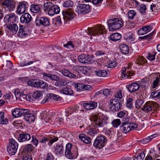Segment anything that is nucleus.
Returning <instances> with one entry per match:
<instances>
[{"instance_id": "f257e3e1", "label": "nucleus", "mask_w": 160, "mask_h": 160, "mask_svg": "<svg viewBox=\"0 0 160 160\" xmlns=\"http://www.w3.org/2000/svg\"><path fill=\"white\" fill-rule=\"evenodd\" d=\"M108 117L107 116L102 114L99 117L96 115H92L91 118V121L94 122V124L97 128L104 127L108 123Z\"/></svg>"}, {"instance_id": "f03ea898", "label": "nucleus", "mask_w": 160, "mask_h": 160, "mask_svg": "<svg viewBox=\"0 0 160 160\" xmlns=\"http://www.w3.org/2000/svg\"><path fill=\"white\" fill-rule=\"evenodd\" d=\"M44 12H47L50 16H53L55 14L58 13L60 11L59 7L57 5H54L51 2H46L43 5Z\"/></svg>"}, {"instance_id": "7ed1b4c3", "label": "nucleus", "mask_w": 160, "mask_h": 160, "mask_svg": "<svg viewBox=\"0 0 160 160\" xmlns=\"http://www.w3.org/2000/svg\"><path fill=\"white\" fill-rule=\"evenodd\" d=\"M105 32V28L104 26L98 24L94 27L88 28L87 33L89 35L95 36L102 34Z\"/></svg>"}, {"instance_id": "20e7f679", "label": "nucleus", "mask_w": 160, "mask_h": 160, "mask_svg": "<svg viewBox=\"0 0 160 160\" xmlns=\"http://www.w3.org/2000/svg\"><path fill=\"white\" fill-rule=\"evenodd\" d=\"M108 25L109 30L113 31L121 28L123 25V23L122 20L118 18H115L108 20Z\"/></svg>"}, {"instance_id": "39448f33", "label": "nucleus", "mask_w": 160, "mask_h": 160, "mask_svg": "<svg viewBox=\"0 0 160 160\" xmlns=\"http://www.w3.org/2000/svg\"><path fill=\"white\" fill-rule=\"evenodd\" d=\"M159 107V105L156 102L149 101L146 102L142 110L148 112L150 111H156Z\"/></svg>"}, {"instance_id": "423d86ee", "label": "nucleus", "mask_w": 160, "mask_h": 160, "mask_svg": "<svg viewBox=\"0 0 160 160\" xmlns=\"http://www.w3.org/2000/svg\"><path fill=\"white\" fill-rule=\"evenodd\" d=\"M27 84L28 85L41 88H47L48 86L46 82L38 79H31L28 82Z\"/></svg>"}, {"instance_id": "0eeeda50", "label": "nucleus", "mask_w": 160, "mask_h": 160, "mask_svg": "<svg viewBox=\"0 0 160 160\" xmlns=\"http://www.w3.org/2000/svg\"><path fill=\"white\" fill-rule=\"evenodd\" d=\"M28 2L25 1L18 2L17 7L16 13L17 14L21 15L24 13L28 8Z\"/></svg>"}, {"instance_id": "6e6552de", "label": "nucleus", "mask_w": 160, "mask_h": 160, "mask_svg": "<svg viewBox=\"0 0 160 160\" xmlns=\"http://www.w3.org/2000/svg\"><path fill=\"white\" fill-rule=\"evenodd\" d=\"M18 147V144L13 139H10L9 143L7 148L8 152L12 155H14L17 152Z\"/></svg>"}, {"instance_id": "1a4fd4ad", "label": "nucleus", "mask_w": 160, "mask_h": 160, "mask_svg": "<svg viewBox=\"0 0 160 160\" xmlns=\"http://www.w3.org/2000/svg\"><path fill=\"white\" fill-rule=\"evenodd\" d=\"M107 142V139L106 137L101 135L97 137L95 140L93 146L96 148H102L104 146Z\"/></svg>"}, {"instance_id": "9d476101", "label": "nucleus", "mask_w": 160, "mask_h": 160, "mask_svg": "<svg viewBox=\"0 0 160 160\" xmlns=\"http://www.w3.org/2000/svg\"><path fill=\"white\" fill-rule=\"evenodd\" d=\"M35 24L37 26L46 27L49 25V21L46 17L37 16L35 19Z\"/></svg>"}, {"instance_id": "9b49d317", "label": "nucleus", "mask_w": 160, "mask_h": 160, "mask_svg": "<svg viewBox=\"0 0 160 160\" xmlns=\"http://www.w3.org/2000/svg\"><path fill=\"white\" fill-rule=\"evenodd\" d=\"M72 147V144L70 143L67 144L66 146L65 155L68 158L70 159L74 158L77 157L76 155H75L76 153L73 152Z\"/></svg>"}, {"instance_id": "f8f14e48", "label": "nucleus", "mask_w": 160, "mask_h": 160, "mask_svg": "<svg viewBox=\"0 0 160 160\" xmlns=\"http://www.w3.org/2000/svg\"><path fill=\"white\" fill-rule=\"evenodd\" d=\"M77 9L78 14H85L90 11L91 8L89 5L79 4L77 6Z\"/></svg>"}, {"instance_id": "ddd939ff", "label": "nucleus", "mask_w": 160, "mask_h": 160, "mask_svg": "<svg viewBox=\"0 0 160 160\" xmlns=\"http://www.w3.org/2000/svg\"><path fill=\"white\" fill-rule=\"evenodd\" d=\"M131 66L129 64L127 68H123L121 70L122 78L126 79L128 77L130 78L131 77L133 76L134 73L133 71L131 70Z\"/></svg>"}, {"instance_id": "4468645a", "label": "nucleus", "mask_w": 160, "mask_h": 160, "mask_svg": "<svg viewBox=\"0 0 160 160\" xmlns=\"http://www.w3.org/2000/svg\"><path fill=\"white\" fill-rule=\"evenodd\" d=\"M78 58L79 62L82 63L89 64L93 61L88 54H81L79 56Z\"/></svg>"}, {"instance_id": "2eb2a0df", "label": "nucleus", "mask_w": 160, "mask_h": 160, "mask_svg": "<svg viewBox=\"0 0 160 160\" xmlns=\"http://www.w3.org/2000/svg\"><path fill=\"white\" fill-rule=\"evenodd\" d=\"M111 105V108L115 111L119 110L121 106V100L117 98L111 99L110 101Z\"/></svg>"}, {"instance_id": "dca6fc26", "label": "nucleus", "mask_w": 160, "mask_h": 160, "mask_svg": "<svg viewBox=\"0 0 160 160\" xmlns=\"http://www.w3.org/2000/svg\"><path fill=\"white\" fill-rule=\"evenodd\" d=\"M81 44V42L79 40L74 41L72 42V41H69L66 44L63 45L64 47L70 49H72L74 48H77Z\"/></svg>"}, {"instance_id": "f3484780", "label": "nucleus", "mask_w": 160, "mask_h": 160, "mask_svg": "<svg viewBox=\"0 0 160 160\" xmlns=\"http://www.w3.org/2000/svg\"><path fill=\"white\" fill-rule=\"evenodd\" d=\"M15 1L13 0H5L1 3V5L7 8L9 11H12L15 7Z\"/></svg>"}, {"instance_id": "a211bd4d", "label": "nucleus", "mask_w": 160, "mask_h": 160, "mask_svg": "<svg viewBox=\"0 0 160 160\" xmlns=\"http://www.w3.org/2000/svg\"><path fill=\"white\" fill-rule=\"evenodd\" d=\"M62 14L63 16V18L65 20H72L75 15V13L71 9L63 11Z\"/></svg>"}, {"instance_id": "6ab92c4d", "label": "nucleus", "mask_w": 160, "mask_h": 160, "mask_svg": "<svg viewBox=\"0 0 160 160\" xmlns=\"http://www.w3.org/2000/svg\"><path fill=\"white\" fill-rule=\"evenodd\" d=\"M31 138L29 134L26 132H22L21 133L18 137V140L20 142H27L29 141Z\"/></svg>"}, {"instance_id": "aec40b11", "label": "nucleus", "mask_w": 160, "mask_h": 160, "mask_svg": "<svg viewBox=\"0 0 160 160\" xmlns=\"http://www.w3.org/2000/svg\"><path fill=\"white\" fill-rule=\"evenodd\" d=\"M32 17L28 13H25L22 14L20 18V22L26 24H28L32 21Z\"/></svg>"}, {"instance_id": "412c9836", "label": "nucleus", "mask_w": 160, "mask_h": 160, "mask_svg": "<svg viewBox=\"0 0 160 160\" xmlns=\"http://www.w3.org/2000/svg\"><path fill=\"white\" fill-rule=\"evenodd\" d=\"M27 109L23 108H15L12 112V115L14 118H18L23 116L25 112H27Z\"/></svg>"}, {"instance_id": "4be33fe9", "label": "nucleus", "mask_w": 160, "mask_h": 160, "mask_svg": "<svg viewBox=\"0 0 160 160\" xmlns=\"http://www.w3.org/2000/svg\"><path fill=\"white\" fill-rule=\"evenodd\" d=\"M42 74L44 79L46 80L49 79L51 80L57 81L59 79L58 76L54 74L45 72L42 73Z\"/></svg>"}, {"instance_id": "5701e85b", "label": "nucleus", "mask_w": 160, "mask_h": 160, "mask_svg": "<svg viewBox=\"0 0 160 160\" xmlns=\"http://www.w3.org/2000/svg\"><path fill=\"white\" fill-rule=\"evenodd\" d=\"M83 106L85 109H93L97 108V102L94 101H89L87 102L83 103Z\"/></svg>"}, {"instance_id": "b1692460", "label": "nucleus", "mask_w": 160, "mask_h": 160, "mask_svg": "<svg viewBox=\"0 0 160 160\" xmlns=\"http://www.w3.org/2000/svg\"><path fill=\"white\" fill-rule=\"evenodd\" d=\"M27 112H25L23 115L25 120L28 122H33L35 119L34 114L30 113L29 110L27 109Z\"/></svg>"}, {"instance_id": "393cba45", "label": "nucleus", "mask_w": 160, "mask_h": 160, "mask_svg": "<svg viewBox=\"0 0 160 160\" xmlns=\"http://www.w3.org/2000/svg\"><path fill=\"white\" fill-rule=\"evenodd\" d=\"M28 34V32L23 29V26H20L19 31L17 34L18 37L21 38H24L27 37Z\"/></svg>"}, {"instance_id": "a878e982", "label": "nucleus", "mask_w": 160, "mask_h": 160, "mask_svg": "<svg viewBox=\"0 0 160 160\" xmlns=\"http://www.w3.org/2000/svg\"><path fill=\"white\" fill-rule=\"evenodd\" d=\"M6 28H8L13 34H16L18 29V25L12 22L10 24L7 25Z\"/></svg>"}, {"instance_id": "bb28decb", "label": "nucleus", "mask_w": 160, "mask_h": 160, "mask_svg": "<svg viewBox=\"0 0 160 160\" xmlns=\"http://www.w3.org/2000/svg\"><path fill=\"white\" fill-rule=\"evenodd\" d=\"M152 29V27L150 25L142 27V28L139 29L138 31V34L140 35H142L146 34L150 31Z\"/></svg>"}, {"instance_id": "cd10ccee", "label": "nucleus", "mask_w": 160, "mask_h": 160, "mask_svg": "<svg viewBox=\"0 0 160 160\" xmlns=\"http://www.w3.org/2000/svg\"><path fill=\"white\" fill-rule=\"evenodd\" d=\"M30 11L33 13H38L41 12L40 6L37 4H32L30 5Z\"/></svg>"}, {"instance_id": "c85d7f7f", "label": "nucleus", "mask_w": 160, "mask_h": 160, "mask_svg": "<svg viewBox=\"0 0 160 160\" xmlns=\"http://www.w3.org/2000/svg\"><path fill=\"white\" fill-rule=\"evenodd\" d=\"M140 88L139 85L137 83H133L128 85V88L129 92L131 93L138 90Z\"/></svg>"}, {"instance_id": "c756f323", "label": "nucleus", "mask_w": 160, "mask_h": 160, "mask_svg": "<svg viewBox=\"0 0 160 160\" xmlns=\"http://www.w3.org/2000/svg\"><path fill=\"white\" fill-rule=\"evenodd\" d=\"M18 18V16L14 13H12L9 15H7L5 16L4 18V19H7V20L10 21H13L15 22H17Z\"/></svg>"}, {"instance_id": "7c9ffc66", "label": "nucleus", "mask_w": 160, "mask_h": 160, "mask_svg": "<svg viewBox=\"0 0 160 160\" xmlns=\"http://www.w3.org/2000/svg\"><path fill=\"white\" fill-rule=\"evenodd\" d=\"M120 129L125 134L127 133L130 131V128H129L128 122L124 123L120 126Z\"/></svg>"}, {"instance_id": "2f4dec72", "label": "nucleus", "mask_w": 160, "mask_h": 160, "mask_svg": "<svg viewBox=\"0 0 160 160\" xmlns=\"http://www.w3.org/2000/svg\"><path fill=\"white\" fill-rule=\"evenodd\" d=\"M79 138L83 142L87 144H88L91 142V139L84 134H80L79 136Z\"/></svg>"}, {"instance_id": "473e14b6", "label": "nucleus", "mask_w": 160, "mask_h": 160, "mask_svg": "<svg viewBox=\"0 0 160 160\" xmlns=\"http://www.w3.org/2000/svg\"><path fill=\"white\" fill-rule=\"evenodd\" d=\"M158 136V134H154L142 139L141 142L143 144H146L149 142L152 139Z\"/></svg>"}, {"instance_id": "72a5a7b5", "label": "nucleus", "mask_w": 160, "mask_h": 160, "mask_svg": "<svg viewBox=\"0 0 160 160\" xmlns=\"http://www.w3.org/2000/svg\"><path fill=\"white\" fill-rule=\"evenodd\" d=\"M94 73L97 76L101 77H105L107 74V71L105 70H97Z\"/></svg>"}, {"instance_id": "f704fd0d", "label": "nucleus", "mask_w": 160, "mask_h": 160, "mask_svg": "<svg viewBox=\"0 0 160 160\" xmlns=\"http://www.w3.org/2000/svg\"><path fill=\"white\" fill-rule=\"evenodd\" d=\"M59 96L58 95H54L52 93H50L49 95V96H47V97L45 98V99H44L42 101V103H45L47 102L48 101V100L52 98L54 100H57V99H58L59 98Z\"/></svg>"}, {"instance_id": "c9c22d12", "label": "nucleus", "mask_w": 160, "mask_h": 160, "mask_svg": "<svg viewBox=\"0 0 160 160\" xmlns=\"http://www.w3.org/2000/svg\"><path fill=\"white\" fill-rule=\"evenodd\" d=\"M22 92H20L19 89H16L14 92L15 97L12 96V99L14 101L17 100H20Z\"/></svg>"}, {"instance_id": "e433bc0d", "label": "nucleus", "mask_w": 160, "mask_h": 160, "mask_svg": "<svg viewBox=\"0 0 160 160\" xmlns=\"http://www.w3.org/2000/svg\"><path fill=\"white\" fill-rule=\"evenodd\" d=\"M121 34L118 33H115L112 34L110 37V39L114 42L119 40L121 38Z\"/></svg>"}, {"instance_id": "4c0bfd02", "label": "nucleus", "mask_w": 160, "mask_h": 160, "mask_svg": "<svg viewBox=\"0 0 160 160\" xmlns=\"http://www.w3.org/2000/svg\"><path fill=\"white\" fill-rule=\"evenodd\" d=\"M61 72L65 76L68 77L70 78H74L76 77L75 74L71 73L69 71L66 69L62 70Z\"/></svg>"}, {"instance_id": "58836bf2", "label": "nucleus", "mask_w": 160, "mask_h": 160, "mask_svg": "<svg viewBox=\"0 0 160 160\" xmlns=\"http://www.w3.org/2000/svg\"><path fill=\"white\" fill-rule=\"evenodd\" d=\"M8 122V119L4 117V112H0V124H7Z\"/></svg>"}, {"instance_id": "ea45409f", "label": "nucleus", "mask_w": 160, "mask_h": 160, "mask_svg": "<svg viewBox=\"0 0 160 160\" xmlns=\"http://www.w3.org/2000/svg\"><path fill=\"white\" fill-rule=\"evenodd\" d=\"M61 93L66 95H72L73 93L72 90L68 88H65L60 91Z\"/></svg>"}, {"instance_id": "a19ab883", "label": "nucleus", "mask_w": 160, "mask_h": 160, "mask_svg": "<svg viewBox=\"0 0 160 160\" xmlns=\"http://www.w3.org/2000/svg\"><path fill=\"white\" fill-rule=\"evenodd\" d=\"M120 49L123 54H127L129 52V48L125 44H122L120 46Z\"/></svg>"}, {"instance_id": "79ce46f5", "label": "nucleus", "mask_w": 160, "mask_h": 160, "mask_svg": "<svg viewBox=\"0 0 160 160\" xmlns=\"http://www.w3.org/2000/svg\"><path fill=\"white\" fill-rule=\"evenodd\" d=\"M77 107H75V108H68L66 111V116L67 117L69 115L71 114L74 112H76V111H78Z\"/></svg>"}, {"instance_id": "37998d69", "label": "nucleus", "mask_w": 160, "mask_h": 160, "mask_svg": "<svg viewBox=\"0 0 160 160\" xmlns=\"http://www.w3.org/2000/svg\"><path fill=\"white\" fill-rule=\"evenodd\" d=\"M146 62V59L143 56L139 57L136 59V63L138 64L143 65Z\"/></svg>"}, {"instance_id": "c03bdc74", "label": "nucleus", "mask_w": 160, "mask_h": 160, "mask_svg": "<svg viewBox=\"0 0 160 160\" xmlns=\"http://www.w3.org/2000/svg\"><path fill=\"white\" fill-rule=\"evenodd\" d=\"M42 96V94L41 92L39 91H37L34 92L32 95V97L35 99H40Z\"/></svg>"}, {"instance_id": "a18cd8bd", "label": "nucleus", "mask_w": 160, "mask_h": 160, "mask_svg": "<svg viewBox=\"0 0 160 160\" xmlns=\"http://www.w3.org/2000/svg\"><path fill=\"white\" fill-rule=\"evenodd\" d=\"M55 151L57 154L59 155L62 154L64 152L63 147L61 145H57Z\"/></svg>"}, {"instance_id": "49530a36", "label": "nucleus", "mask_w": 160, "mask_h": 160, "mask_svg": "<svg viewBox=\"0 0 160 160\" xmlns=\"http://www.w3.org/2000/svg\"><path fill=\"white\" fill-rule=\"evenodd\" d=\"M34 147L31 144H26L24 148V150L25 152H30L33 151Z\"/></svg>"}, {"instance_id": "de8ad7c7", "label": "nucleus", "mask_w": 160, "mask_h": 160, "mask_svg": "<svg viewBox=\"0 0 160 160\" xmlns=\"http://www.w3.org/2000/svg\"><path fill=\"white\" fill-rule=\"evenodd\" d=\"M146 7L144 4H141L140 6L139 12L142 15H145L146 14Z\"/></svg>"}, {"instance_id": "09e8293b", "label": "nucleus", "mask_w": 160, "mask_h": 160, "mask_svg": "<svg viewBox=\"0 0 160 160\" xmlns=\"http://www.w3.org/2000/svg\"><path fill=\"white\" fill-rule=\"evenodd\" d=\"M157 53L155 52H153L151 53H149L148 55L146 58L148 60L152 61L155 60V57Z\"/></svg>"}, {"instance_id": "8fccbe9b", "label": "nucleus", "mask_w": 160, "mask_h": 160, "mask_svg": "<svg viewBox=\"0 0 160 160\" xmlns=\"http://www.w3.org/2000/svg\"><path fill=\"white\" fill-rule=\"evenodd\" d=\"M111 123L113 127L117 128L120 125L121 121L119 119H115L112 121Z\"/></svg>"}, {"instance_id": "3c124183", "label": "nucleus", "mask_w": 160, "mask_h": 160, "mask_svg": "<svg viewBox=\"0 0 160 160\" xmlns=\"http://www.w3.org/2000/svg\"><path fill=\"white\" fill-rule=\"evenodd\" d=\"M144 102V101L142 99H137L135 103L136 108L138 109L140 108Z\"/></svg>"}, {"instance_id": "603ef678", "label": "nucleus", "mask_w": 160, "mask_h": 160, "mask_svg": "<svg viewBox=\"0 0 160 160\" xmlns=\"http://www.w3.org/2000/svg\"><path fill=\"white\" fill-rule=\"evenodd\" d=\"M145 157V153L144 152L140 153L137 157H135L134 160H143Z\"/></svg>"}, {"instance_id": "864d4df0", "label": "nucleus", "mask_w": 160, "mask_h": 160, "mask_svg": "<svg viewBox=\"0 0 160 160\" xmlns=\"http://www.w3.org/2000/svg\"><path fill=\"white\" fill-rule=\"evenodd\" d=\"M62 24L61 18L60 16H58L55 19L54 25L56 27H59Z\"/></svg>"}, {"instance_id": "5fc2aeb1", "label": "nucleus", "mask_w": 160, "mask_h": 160, "mask_svg": "<svg viewBox=\"0 0 160 160\" xmlns=\"http://www.w3.org/2000/svg\"><path fill=\"white\" fill-rule=\"evenodd\" d=\"M73 2L70 0L66 1L63 4V6L66 8L72 7L73 6Z\"/></svg>"}, {"instance_id": "6e6d98bb", "label": "nucleus", "mask_w": 160, "mask_h": 160, "mask_svg": "<svg viewBox=\"0 0 160 160\" xmlns=\"http://www.w3.org/2000/svg\"><path fill=\"white\" fill-rule=\"evenodd\" d=\"M136 15V12L133 10H130L128 13V18L130 20L133 19Z\"/></svg>"}, {"instance_id": "4d7b16f0", "label": "nucleus", "mask_w": 160, "mask_h": 160, "mask_svg": "<svg viewBox=\"0 0 160 160\" xmlns=\"http://www.w3.org/2000/svg\"><path fill=\"white\" fill-rule=\"evenodd\" d=\"M151 95L153 98H156L160 100V92L156 91L151 93Z\"/></svg>"}, {"instance_id": "13d9d810", "label": "nucleus", "mask_w": 160, "mask_h": 160, "mask_svg": "<svg viewBox=\"0 0 160 160\" xmlns=\"http://www.w3.org/2000/svg\"><path fill=\"white\" fill-rule=\"evenodd\" d=\"M126 41L128 43H133L135 42V38L132 35H130L126 38Z\"/></svg>"}, {"instance_id": "bf43d9fd", "label": "nucleus", "mask_w": 160, "mask_h": 160, "mask_svg": "<svg viewBox=\"0 0 160 160\" xmlns=\"http://www.w3.org/2000/svg\"><path fill=\"white\" fill-rule=\"evenodd\" d=\"M34 62V61H31L27 63L25 61H22L20 62L19 63V66L21 67L27 66L32 64Z\"/></svg>"}, {"instance_id": "052dcab7", "label": "nucleus", "mask_w": 160, "mask_h": 160, "mask_svg": "<svg viewBox=\"0 0 160 160\" xmlns=\"http://www.w3.org/2000/svg\"><path fill=\"white\" fill-rule=\"evenodd\" d=\"M132 98H129L127 101V107L129 108H132L133 107L132 104Z\"/></svg>"}, {"instance_id": "680f3d73", "label": "nucleus", "mask_w": 160, "mask_h": 160, "mask_svg": "<svg viewBox=\"0 0 160 160\" xmlns=\"http://www.w3.org/2000/svg\"><path fill=\"white\" fill-rule=\"evenodd\" d=\"M160 80V78L158 77H157L155 80L153 81L152 86V88H153L158 87Z\"/></svg>"}, {"instance_id": "e2e57ef3", "label": "nucleus", "mask_w": 160, "mask_h": 160, "mask_svg": "<svg viewBox=\"0 0 160 160\" xmlns=\"http://www.w3.org/2000/svg\"><path fill=\"white\" fill-rule=\"evenodd\" d=\"M49 140V138H48L44 137L42 138L39 141L40 143L43 144L44 145L46 146L48 144V142Z\"/></svg>"}, {"instance_id": "0e129e2a", "label": "nucleus", "mask_w": 160, "mask_h": 160, "mask_svg": "<svg viewBox=\"0 0 160 160\" xmlns=\"http://www.w3.org/2000/svg\"><path fill=\"white\" fill-rule=\"evenodd\" d=\"M127 122L128 124H129V128H130V131L134 130L135 128H137L138 127V125L135 123L130 122Z\"/></svg>"}, {"instance_id": "69168bd1", "label": "nucleus", "mask_w": 160, "mask_h": 160, "mask_svg": "<svg viewBox=\"0 0 160 160\" xmlns=\"http://www.w3.org/2000/svg\"><path fill=\"white\" fill-rule=\"evenodd\" d=\"M58 140V138L57 137H54L53 138H52L48 142V144L50 147L54 142H56Z\"/></svg>"}, {"instance_id": "338daca9", "label": "nucleus", "mask_w": 160, "mask_h": 160, "mask_svg": "<svg viewBox=\"0 0 160 160\" xmlns=\"http://www.w3.org/2000/svg\"><path fill=\"white\" fill-rule=\"evenodd\" d=\"M84 86V85L80 83L77 84V86H76V87L77 88V91L80 92L84 91L83 87Z\"/></svg>"}, {"instance_id": "774afa93", "label": "nucleus", "mask_w": 160, "mask_h": 160, "mask_svg": "<svg viewBox=\"0 0 160 160\" xmlns=\"http://www.w3.org/2000/svg\"><path fill=\"white\" fill-rule=\"evenodd\" d=\"M114 97L115 98H117L119 99H121L122 97L121 91H118L115 94Z\"/></svg>"}]
</instances>
